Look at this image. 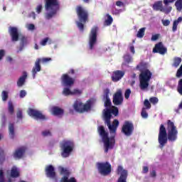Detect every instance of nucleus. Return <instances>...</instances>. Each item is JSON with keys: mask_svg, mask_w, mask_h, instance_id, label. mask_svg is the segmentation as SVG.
<instances>
[{"mask_svg": "<svg viewBox=\"0 0 182 182\" xmlns=\"http://www.w3.org/2000/svg\"><path fill=\"white\" fill-rule=\"evenodd\" d=\"M182 22V17L180 16L178 19L173 21L172 31L173 32H176L177 31V26H178V23H181Z\"/></svg>", "mask_w": 182, "mask_h": 182, "instance_id": "27", "label": "nucleus"}, {"mask_svg": "<svg viewBox=\"0 0 182 182\" xmlns=\"http://www.w3.org/2000/svg\"><path fill=\"white\" fill-rule=\"evenodd\" d=\"M1 182H5V177L4 176L3 170H1Z\"/></svg>", "mask_w": 182, "mask_h": 182, "instance_id": "56", "label": "nucleus"}, {"mask_svg": "<svg viewBox=\"0 0 182 182\" xmlns=\"http://www.w3.org/2000/svg\"><path fill=\"white\" fill-rule=\"evenodd\" d=\"M63 95H64V96H69L72 95V91H70V89L65 87L63 90Z\"/></svg>", "mask_w": 182, "mask_h": 182, "instance_id": "37", "label": "nucleus"}, {"mask_svg": "<svg viewBox=\"0 0 182 182\" xmlns=\"http://www.w3.org/2000/svg\"><path fill=\"white\" fill-rule=\"evenodd\" d=\"M9 133L11 139H14L15 137V124L10 123L9 124Z\"/></svg>", "mask_w": 182, "mask_h": 182, "instance_id": "26", "label": "nucleus"}, {"mask_svg": "<svg viewBox=\"0 0 182 182\" xmlns=\"http://www.w3.org/2000/svg\"><path fill=\"white\" fill-rule=\"evenodd\" d=\"M112 102L114 106H120V105L123 104V95L122 94V90H118L114 93Z\"/></svg>", "mask_w": 182, "mask_h": 182, "instance_id": "15", "label": "nucleus"}, {"mask_svg": "<svg viewBox=\"0 0 182 182\" xmlns=\"http://www.w3.org/2000/svg\"><path fill=\"white\" fill-rule=\"evenodd\" d=\"M119 116V108L116 106H112L111 108H107L104 109V120L107 126H108V129L111 133V134H116V131L117 130V127H119V120L114 119L112 124L111 122L112 117L113 116Z\"/></svg>", "mask_w": 182, "mask_h": 182, "instance_id": "2", "label": "nucleus"}, {"mask_svg": "<svg viewBox=\"0 0 182 182\" xmlns=\"http://www.w3.org/2000/svg\"><path fill=\"white\" fill-rule=\"evenodd\" d=\"M150 176L153 178L156 177L157 176V173H156L155 170H153L152 171L150 172Z\"/></svg>", "mask_w": 182, "mask_h": 182, "instance_id": "59", "label": "nucleus"}, {"mask_svg": "<svg viewBox=\"0 0 182 182\" xmlns=\"http://www.w3.org/2000/svg\"><path fill=\"white\" fill-rule=\"evenodd\" d=\"M182 59L180 57L173 58V63H172V66L173 68H178L180 66V63H181Z\"/></svg>", "mask_w": 182, "mask_h": 182, "instance_id": "29", "label": "nucleus"}, {"mask_svg": "<svg viewBox=\"0 0 182 182\" xmlns=\"http://www.w3.org/2000/svg\"><path fill=\"white\" fill-rule=\"evenodd\" d=\"M73 107L77 113H85L92 109V101L89 100L83 105V102L79 100L75 101Z\"/></svg>", "mask_w": 182, "mask_h": 182, "instance_id": "8", "label": "nucleus"}, {"mask_svg": "<svg viewBox=\"0 0 182 182\" xmlns=\"http://www.w3.org/2000/svg\"><path fill=\"white\" fill-rule=\"evenodd\" d=\"M44 8L47 13L45 16L46 19H52L58 14L60 8V4L58 0H44Z\"/></svg>", "mask_w": 182, "mask_h": 182, "instance_id": "5", "label": "nucleus"}, {"mask_svg": "<svg viewBox=\"0 0 182 182\" xmlns=\"http://www.w3.org/2000/svg\"><path fill=\"white\" fill-rule=\"evenodd\" d=\"M132 94V90H130V89H127L126 91H125V93H124V97L125 99H129V97H130V95Z\"/></svg>", "mask_w": 182, "mask_h": 182, "instance_id": "44", "label": "nucleus"}, {"mask_svg": "<svg viewBox=\"0 0 182 182\" xmlns=\"http://www.w3.org/2000/svg\"><path fill=\"white\" fill-rule=\"evenodd\" d=\"M121 132L127 137H130L134 132V124L130 121H125L122 127Z\"/></svg>", "mask_w": 182, "mask_h": 182, "instance_id": "11", "label": "nucleus"}, {"mask_svg": "<svg viewBox=\"0 0 182 182\" xmlns=\"http://www.w3.org/2000/svg\"><path fill=\"white\" fill-rule=\"evenodd\" d=\"M6 160V158L5 156V153L4 152L3 150L1 151V163H4Z\"/></svg>", "mask_w": 182, "mask_h": 182, "instance_id": "47", "label": "nucleus"}, {"mask_svg": "<svg viewBox=\"0 0 182 182\" xmlns=\"http://www.w3.org/2000/svg\"><path fill=\"white\" fill-rule=\"evenodd\" d=\"M104 93V99L109 98V93H110V90L109 89L107 88L106 90H105Z\"/></svg>", "mask_w": 182, "mask_h": 182, "instance_id": "49", "label": "nucleus"}, {"mask_svg": "<svg viewBox=\"0 0 182 182\" xmlns=\"http://www.w3.org/2000/svg\"><path fill=\"white\" fill-rule=\"evenodd\" d=\"M141 114L144 119H147L149 117V114H147V112L146 111V108H142Z\"/></svg>", "mask_w": 182, "mask_h": 182, "instance_id": "41", "label": "nucleus"}, {"mask_svg": "<svg viewBox=\"0 0 182 182\" xmlns=\"http://www.w3.org/2000/svg\"><path fill=\"white\" fill-rule=\"evenodd\" d=\"M174 1H176V0H164V5H166V6H167V5H168V4H171V3L174 2Z\"/></svg>", "mask_w": 182, "mask_h": 182, "instance_id": "55", "label": "nucleus"}, {"mask_svg": "<svg viewBox=\"0 0 182 182\" xmlns=\"http://www.w3.org/2000/svg\"><path fill=\"white\" fill-rule=\"evenodd\" d=\"M175 6L176 8V11L178 12H181L182 11V0H176L175 2Z\"/></svg>", "mask_w": 182, "mask_h": 182, "instance_id": "32", "label": "nucleus"}, {"mask_svg": "<svg viewBox=\"0 0 182 182\" xmlns=\"http://www.w3.org/2000/svg\"><path fill=\"white\" fill-rule=\"evenodd\" d=\"M143 173H144V174H146V173H149V167H147V166H144V167H143Z\"/></svg>", "mask_w": 182, "mask_h": 182, "instance_id": "62", "label": "nucleus"}, {"mask_svg": "<svg viewBox=\"0 0 182 182\" xmlns=\"http://www.w3.org/2000/svg\"><path fill=\"white\" fill-rule=\"evenodd\" d=\"M43 9V7L42 6V4H39L37 6L36 9V12H37L38 14H41V12H42Z\"/></svg>", "mask_w": 182, "mask_h": 182, "instance_id": "48", "label": "nucleus"}, {"mask_svg": "<svg viewBox=\"0 0 182 182\" xmlns=\"http://www.w3.org/2000/svg\"><path fill=\"white\" fill-rule=\"evenodd\" d=\"M26 77H28V73L24 71L23 72V76H21L18 80L17 81V86H18V87H21L23 86V85H25Z\"/></svg>", "mask_w": 182, "mask_h": 182, "instance_id": "22", "label": "nucleus"}, {"mask_svg": "<svg viewBox=\"0 0 182 182\" xmlns=\"http://www.w3.org/2000/svg\"><path fill=\"white\" fill-rule=\"evenodd\" d=\"M60 173L63 175V177H67V178L70 176V171L66 168L60 167Z\"/></svg>", "mask_w": 182, "mask_h": 182, "instance_id": "28", "label": "nucleus"}, {"mask_svg": "<svg viewBox=\"0 0 182 182\" xmlns=\"http://www.w3.org/2000/svg\"><path fill=\"white\" fill-rule=\"evenodd\" d=\"M152 8L154 11H160L161 12H164V8H163V1H158L155 2Z\"/></svg>", "mask_w": 182, "mask_h": 182, "instance_id": "23", "label": "nucleus"}, {"mask_svg": "<svg viewBox=\"0 0 182 182\" xmlns=\"http://www.w3.org/2000/svg\"><path fill=\"white\" fill-rule=\"evenodd\" d=\"M45 173L46 177L48 178H52L53 180H55L56 178V172L55 171V167L52 165H48L46 167Z\"/></svg>", "mask_w": 182, "mask_h": 182, "instance_id": "17", "label": "nucleus"}, {"mask_svg": "<svg viewBox=\"0 0 182 182\" xmlns=\"http://www.w3.org/2000/svg\"><path fill=\"white\" fill-rule=\"evenodd\" d=\"M116 5L117 6H123L124 4H123V2H122L121 1H116Z\"/></svg>", "mask_w": 182, "mask_h": 182, "instance_id": "61", "label": "nucleus"}, {"mask_svg": "<svg viewBox=\"0 0 182 182\" xmlns=\"http://www.w3.org/2000/svg\"><path fill=\"white\" fill-rule=\"evenodd\" d=\"M52 60V58H43V62L46 63V62H50Z\"/></svg>", "mask_w": 182, "mask_h": 182, "instance_id": "64", "label": "nucleus"}, {"mask_svg": "<svg viewBox=\"0 0 182 182\" xmlns=\"http://www.w3.org/2000/svg\"><path fill=\"white\" fill-rule=\"evenodd\" d=\"M26 151V147L21 146L16 149L14 154V157L15 159H22L23 157V154H25Z\"/></svg>", "mask_w": 182, "mask_h": 182, "instance_id": "21", "label": "nucleus"}, {"mask_svg": "<svg viewBox=\"0 0 182 182\" xmlns=\"http://www.w3.org/2000/svg\"><path fill=\"white\" fill-rule=\"evenodd\" d=\"M166 129L163 124L159 127L158 141L160 149H163L168 141L174 143L178 137V130H177V127L174 125V122L168 119L166 122Z\"/></svg>", "mask_w": 182, "mask_h": 182, "instance_id": "1", "label": "nucleus"}, {"mask_svg": "<svg viewBox=\"0 0 182 182\" xmlns=\"http://www.w3.org/2000/svg\"><path fill=\"white\" fill-rule=\"evenodd\" d=\"M42 135L43 137H46L48 136H52V133L49 130H46L42 132Z\"/></svg>", "mask_w": 182, "mask_h": 182, "instance_id": "45", "label": "nucleus"}, {"mask_svg": "<svg viewBox=\"0 0 182 182\" xmlns=\"http://www.w3.org/2000/svg\"><path fill=\"white\" fill-rule=\"evenodd\" d=\"M49 41V38L46 37L44 39H43L41 41V45L42 46H46V43H48V41Z\"/></svg>", "mask_w": 182, "mask_h": 182, "instance_id": "46", "label": "nucleus"}, {"mask_svg": "<svg viewBox=\"0 0 182 182\" xmlns=\"http://www.w3.org/2000/svg\"><path fill=\"white\" fill-rule=\"evenodd\" d=\"M61 156L66 159L69 157L75 149V142L72 140H63L60 143Z\"/></svg>", "mask_w": 182, "mask_h": 182, "instance_id": "7", "label": "nucleus"}, {"mask_svg": "<svg viewBox=\"0 0 182 182\" xmlns=\"http://www.w3.org/2000/svg\"><path fill=\"white\" fill-rule=\"evenodd\" d=\"M152 52L153 53H159V55H166L167 53V48L163 45V43L159 42L155 45Z\"/></svg>", "mask_w": 182, "mask_h": 182, "instance_id": "14", "label": "nucleus"}, {"mask_svg": "<svg viewBox=\"0 0 182 182\" xmlns=\"http://www.w3.org/2000/svg\"><path fill=\"white\" fill-rule=\"evenodd\" d=\"M10 176L12 177V178H18V177L21 176L19 168H18L16 166H13L11 170Z\"/></svg>", "mask_w": 182, "mask_h": 182, "instance_id": "24", "label": "nucleus"}, {"mask_svg": "<svg viewBox=\"0 0 182 182\" xmlns=\"http://www.w3.org/2000/svg\"><path fill=\"white\" fill-rule=\"evenodd\" d=\"M98 173L101 176H109L112 173V164L108 161L106 162H97L96 164Z\"/></svg>", "mask_w": 182, "mask_h": 182, "instance_id": "9", "label": "nucleus"}, {"mask_svg": "<svg viewBox=\"0 0 182 182\" xmlns=\"http://www.w3.org/2000/svg\"><path fill=\"white\" fill-rule=\"evenodd\" d=\"M136 70H139V87L141 90H146L149 87L150 80L153 73H151L149 69H147V63L141 62L136 67Z\"/></svg>", "mask_w": 182, "mask_h": 182, "instance_id": "3", "label": "nucleus"}, {"mask_svg": "<svg viewBox=\"0 0 182 182\" xmlns=\"http://www.w3.org/2000/svg\"><path fill=\"white\" fill-rule=\"evenodd\" d=\"M123 76H124V71L115 70L112 73V82H119Z\"/></svg>", "mask_w": 182, "mask_h": 182, "instance_id": "19", "label": "nucleus"}, {"mask_svg": "<svg viewBox=\"0 0 182 182\" xmlns=\"http://www.w3.org/2000/svg\"><path fill=\"white\" fill-rule=\"evenodd\" d=\"M61 81L65 86H73L75 85L74 78L69 76V74H63L61 77Z\"/></svg>", "mask_w": 182, "mask_h": 182, "instance_id": "18", "label": "nucleus"}, {"mask_svg": "<svg viewBox=\"0 0 182 182\" xmlns=\"http://www.w3.org/2000/svg\"><path fill=\"white\" fill-rule=\"evenodd\" d=\"M42 60H41V58H38L36 62H35V65L32 69V75H33V79H35V77H36V73H38V72H41V62Z\"/></svg>", "mask_w": 182, "mask_h": 182, "instance_id": "20", "label": "nucleus"}, {"mask_svg": "<svg viewBox=\"0 0 182 182\" xmlns=\"http://www.w3.org/2000/svg\"><path fill=\"white\" fill-rule=\"evenodd\" d=\"M28 29H29L30 31H33V30H35V25H34V24H32V23L29 24V25H28Z\"/></svg>", "mask_w": 182, "mask_h": 182, "instance_id": "60", "label": "nucleus"}, {"mask_svg": "<svg viewBox=\"0 0 182 182\" xmlns=\"http://www.w3.org/2000/svg\"><path fill=\"white\" fill-rule=\"evenodd\" d=\"M99 32V27L94 26L89 33V48L90 50H92L95 48V45L97 43V33Z\"/></svg>", "mask_w": 182, "mask_h": 182, "instance_id": "10", "label": "nucleus"}, {"mask_svg": "<svg viewBox=\"0 0 182 182\" xmlns=\"http://www.w3.org/2000/svg\"><path fill=\"white\" fill-rule=\"evenodd\" d=\"M72 95H82V90H77V89H74L72 91Z\"/></svg>", "mask_w": 182, "mask_h": 182, "instance_id": "50", "label": "nucleus"}, {"mask_svg": "<svg viewBox=\"0 0 182 182\" xmlns=\"http://www.w3.org/2000/svg\"><path fill=\"white\" fill-rule=\"evenodd\" d=\"M161 22H162L164 26H168V25H170V20H167V19L162 20Z\"/></svg>", "mask_w": 182, "mask_h": 182, "instance_id": "53", "label": "nucleus"}, {"mask_svg": "<svg viewBox=\"0 0 182 182\" xmlns=\"http://www.w3.org/2000/svg\"><path fill=\"white\" fill-rule=\"evenodd\" d=\"M124 59L126 63H130V62H132V56H130L129 55H124Z\"/></svg>", "mask_w": 182, "mask_h": 182, "instance_id": "43", "label": "nucleus"}, {"mask_svg": "<svg viewBox=\"0 0 182 182\" xmlns=\"http://www.w3.org/2000/svg\"><path fill=\"white\" fill-rule=\"evenodd\" d=\"M176 90L181 96H182V78H181L178 82V86Z\"/></svg>", "mask_w": 182, "mask_h": 182, "instance_id": "36", "label": "nucleus"}, {"mask_svg": "<svg viewBox=\"0 0 182 182\" xmlns=\"http://www.w3.org/2000/svg\"><path fill=\"white\" fill-rule=\"evenodd\" d=\"M129 50L132 53L134 54L136 53V51L134 50V46H129Z\"/></svg>", "mask_w": 182, "mask_h": 182, "instance_id": "63", "label": "nucleus"}, {"mask_svg": "<svg viewBox=\"0 0 182 182\" xmlns=\"http://www.w3.org/2000/svg\"><path fill=\"white\" fill-rule=\"evenodd\" d=\"M28 114L31 117H33L36 120H46L48 119L42 112L32 108L28 109Z\"/></svg>", "mask_w": 182, "mask_h": 182, "instance_id": "13", "label": "nucleus"}, {"mask_svg": "<svg viewBox=\"0 0 182 182\" xmlns=\"http://www.w3.org/2000/svg\"><path fill=\"white\" fill-rule=\"evenodd\" d=\"M97 132L104 143L105 153H108L109 149H112L114 147V136L109 138V132H106L105 127L102 125L98 127Z\"/></svg>", "mask_w": 182, "mask_h": 182, "instance_id": "4", "label": "nucleus"}, {"mask_svg": "<svg viewBox=\"0 0 182 182\" xmlns=\"http://www.w3.org/2000/svg\"><path fill=\"white\" fill-rule=\"evenodd\" d=\"M144 105L146 107L145 109H151V104H150V102H149V100H144Z\"/></svg>", "mask_w": 182, "mask_h": 182, "instance_id": "42", "label": "nucleus"}, {"mask_svg": "<svg viewBox=\"0 0 182 182\" xmlns=\"http://www.w3.org/2000/svg\"><path fill=\"white\" fill-rule=\"evenodd\" d=\"M29 18H33V19H36V14H35L34 11H32V12L29 14Z\"/></svg>", "mask_w": 182, "mask_h": 182, "instance_id": "57", "label": "nucleus"}, {"mask_svg": "<svg viewBox=\"0 0 182 182\" xmlns=\"http://www.w3.org/2000/svg\"><path fill=\"white\" fill-rule=\"evenodd\" d=\"M159 38H160V34L158 33V34L153 35L151 36V41H157V39H159Z\"/></svg>", "mask_w": 182, "mask_h": 182, "instance_id": "51", "label": "nucleus"}, {"mask_svg": "<svg viewBox=\"0 0 182 182\" xmlns=\"http://www.w3.org/2000/svg\"><path fill=\"white\" fill-rule=\"evenodd\" d=\"M107 19L105 20V23L107 26H110L113 23V18L109 14H107Z\"/></svg>", "mask_w": 182, "mask_h": 182, "instance_id": "35", "label": "nucleus"}, {"mask_svg": "<svg viewBox=\"0 0 182 182\" xmlns=\"http://www.w3.org/2000/svg\"><path fill=\"white\" fill-rule=\"evenodd\" d=\"M149 102L152 105H157V103H159V98H157L156 97H152L149 98Z\"/></svg>", "mask_w": 182, "mask_h": 182, "instance_id": "39", "label": "nucleus"}, {"mask_svg": "<svg viewBox=\"0 0 182 182\" xmlns=\"http://www.w3.org/2000/svg\"><path fill=\"white\" fill-rule=\"evenodd\" d=\"M26 42H27L26 38L25 36L21 37L20 44L26 45Z\"/></svg>", "mask_w": 182, "mask_h": 182, "instance_id": "54", "label": "nucleus"}, {"mask_svg": "<svg viewBox=\"0 0 182 182\" xmlns=\"http://www.w3.org/2000/svg\"><path fill=\"white\" fill-rule=\"evenodd\" d=\"M22 111L19 110L17 112V118L18 119H22Z\"/></svg>", "mask_w": 182, "mask_h": 182, "instance_id": "58", "label": "nucleus"}, {"mask_svg": "<svg viewBox=\"0 0 182 182\" xmlns=\"http://www.w3.org/2000/svg\"><path fill=\"white\" fill-rule=\"evenodd\" d=\"M52 112L54 116H60L65 113V111L63 109L59 108V107H53Z\"/></svg>", "mask_w": 182, "mask_h": 182, "instance_id": "25", "label": "nucleus"}, {"mask_svg": "<svg viewBox=\"0 0 182 182\" xmlns=\"http://www.w3.org/2000/svg\"><path fill=\"white\" fill-rule=\"evenodd\" d=\"M145 32H146V28L144 27L140 28L137 32L136 38H143L144 36Z\"/></svg>", "mask_w": 182, "mask_h": 182, "instance_id": "33", "label": "nucleus"}, {"mask_svg": "<svg viewBox=\"0 0 182 182\" xmlns=\"http://www.w3.org/2000/svg\"><path fill=\"white\" fill-rule=\"evenodd\" d=\"M14 104L9 101V112L10 114H14Z\"/></svg>", "mask_w": 182, "mask_h": 182, "instance_id": "38", "label": "nucleus"}, {"mask_svg": "<svg viewBox=\"0 0 182 182\" xmlns=\"http://www.w3.org/2000/svg\"><path fill=\"white\" fill-rule=\"evenodd\" d=\"M25 96H26V91H25V90H22L20 91V97L21 99H23V97H25Z\"/></svg>", "mask_w": 182, "mask_h": 182, "instance_id": "52", "label": "nucleus"}, {"mask_svg": "<svg viewBox=\"0 0 182 182\" xmlns=\"http://www.w3.org/2000/svg\"><path fill=\"white\" fill-rule=\"evenodd\" d=\"M9 33L12 42H18L19 41V32L18 31V28L10 26Z\"/></svg>", "mask_w": 182, "mask_h": 182, "instance_id": "16", "label": "nucleus"}, {"mask_svg": "<svg viewBox=\"0 0 182 182\" xmlns=\"http://www.w3.org/2000/svg\"><path fill=\"white\" fill-rule=\"evenodd\" d=\"M105 106L106 107H112V101L110 98H105Z\"/></svg>", "mask_w": 182, "mask_h": 182, "instance_id": "40", "label": "nucleus"}, {"mask_svg": "<svg viewBox=\"0 0 182 182\" xmlns=\"http://www.w3.org/2000/svg\"><path fill=\"white\" fill-rule=\"evenodd\" d=\"M175 6L176 8V11L178 12H181L182 11V0H176L175 2Z\"/></svg>", "mask_w": 182, "mask_h": 182, "instance_id": "31", "label": "nucleus"}, {"mask_svg": "<svg viewBox=\"0 0 182 182\" xmlns=\"http://www.w3.org/2000/svg\"><path fill=\"white\" fill-rule=\"evenodd\" d=\"M117 174L120 176L117 182H127V170L123 168V166H119L117 169Z\"/></svg>", "mask_w": 182, "mask_h": 182, "instance_id": "12", "label": "nucleus"}, {"mask_svg": "<svg viewBox=\"0 0 182 182\" xmlns=\"http://www.w3.org/2000/svg\"><path fill=\"white\" fill-rule=\"evenodd\" d=\"M60 182H77L75 177L68 178V176H63L60 179Z\"/></svg>", "mask_w": 182, "mask_h": 182, "instance_id": "30", "label": "nucleus"}, {"mask_svg": "<svg viewBox=\"0 0 182 182\" xmlns=\"http://www.w3.org/2000/svg\"><path fill=\"white\" fill-rule=\"evenodd\" d=\"M75 12L80 21V22L77 23V26L79 28L80 31L83 32L85 30V25L83 23H86V22H87V19H89V12L82 6H77L75 8Z\"/></svg>", "mask_w": 182, "mask_h": 182, "instance_id": "6", "label": "nucleus"}, {"mask_svg": "<svg viewBox=\"0 0 182 182\" xmlns=\"http://www.w3.org/2000/svg\"><path fill=\"white\" fill-rule=\"evenodd\" d=\"M9 97V92L8 91L4 90L1 92V99L3 102H6Z\"/></svg>", "mask_w": 182, "mask_h": 182, "instance_id": "34", "label": "nucleus"}]
</instances>
